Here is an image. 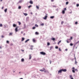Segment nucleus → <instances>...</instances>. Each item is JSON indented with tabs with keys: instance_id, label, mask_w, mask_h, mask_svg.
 <instances>
[{
	"instance_id": "nucleus-1",
	"label": "nucleus",
	"mask_w": 79,
	"mask_h": 79,
	"mask_svg": "<svg viewBox=\"0 0 79 79\" xmlns=\"http://www.w3.org/2000/svg\"><path fill=\"white\" fill-rule=\"evenodd\" d=\"M72 72L73 73H75V71L76 72H78V70L77 69H75V68L74 67H73L72 68Z\"/></svg>"
},
{
	"instance_id": "nucleus-2",
	"label": "nucleus",
	"mask_w": 79,
	"mask_h": 79,
	"mask_svg": "<svg viewBox=\"0 0 79 79\" xmlns=\"http://www.w3.org/2000/svg\"><path fill=\"white\" fill-rule=\"evenodd\" d=\"M66 42H67V43H69V42H71V39H67L66 40Z\"/></svg>"
},
{
	"instance_id": "nucleus-3",
	"label": "nucleus",
	"mask_w": 79,
	"mask_h": 79,
	"mask_svg": "<svg viewBox=\"0 0 79 79\" xmlns=\"http://www.w3.org/2000/svg\"><path fill=\"white\" fill-rule=\"evenodd\" d=\"M40 53L41 54V55H46V53L44 52H40Z\"/></svg>"
},
{
	"instance_id": "nucleus-4",
	"label": "nucleus",
	"mask_w": 79,
	"mask_h": 79,
	"mask_svg": "<svg viewBox=\"0 0 79 79\" xmlns=\"http://www.w3.org/2000/svg\"><path fill=\"white\" fill-rule=\"evenodd\" d=\"M48 15L46 14V15L44 17H43V19H44L46 20L47 19V18H48V16H47Z\"/></svg>"
},
{
	"instance_id": "nucleus-5",
	"label": "nucleus",
	"mask_w": 79,
	"mask_h": 79,
	"mask_svg": "<svg viewBox=\"0 0 79 79\" xmlns=\"http://www.w3.org/2000/svg\"><path fill=\"white\" fill-rule=\"evenodd\" d=\"M18 27H16L15 28V32H18Z\"/></svg>"
},
{
	"instance_id": "nucleus-6",
	"label": "nucleus",
	"mask_w": 79,
	"mask_h": 79,
	"mask_svg": "<svg viewBox=\"0 0 79 79\" xmlns=\"http://www.w3.org/2000/svg\"><path fill=\"white\" fill-rule=\"evenodd\" d=\"M62 73V69L58 71V74H59V73Z\"/></svg>"
},
{
	"instance_id": "nucleus-7",
	"label": "nucleus",
	"mask_w": 79,
	"mask_h": 79,
	"mask_svg": "<svg viewBox=\"0 0 79 79\" xmlns=\"http://www.w3.org/2000/svg\"><path fill=\"white\" fill-rule=\"evenodd\" d=\"M13 27H15L17 26V25L16 24H14L13 25Z\"/></svg>"
},
{
	"instance_id": "nucleus-8",
	"label": "nucleus",
	"mask_w": 79,
	"mask_h": 79,
	"mask_svg": "<svg viewBox=\"0 0 79 79\" xmlns=\"http://www.w3.org/2000/svg\"><path fill=\"white\" fill-rule=\"evenodd\" d=\"M62 71H63V72H66V71L67 70L66 69H62Z\"/></svg>"
},
{
	"instance_id": "nucleus-9",
	"label": "nucleus",
	"mask_w": 79,
	"mask_h": 79,
	"mask_svg": "<svg viewBox=\"0 0 79 79\" xmlns=\"http://www.w3.org/2000/svg\"><path fill=\"white\" fill-rule=\"evenodd\" d=\"M29 60H31V58H32V56H31V55L30 54L29 55Z\"/></svg>"
},
{
	"instance_id": "nucleus-10",
	"label": "nucleus",
	"mask_w": 79,
	"mask_h": 79,
	"mask_svg": "<svg viewBox=\"0 0 79 79\" xmlns=\"http://www.w3.org/2000/svg\"><path fill=\"white\" fill-rule=\"evenodd\" d=\"M43 70H44V73H47V70H45V68H43Z\"/></svg>"
},
{
	"instance_id": "nucleus-11",
	"label": "nucleus",
	"mask_w": 79,
	"mask_h": 79,
	"mask_svg": "<svg viewBox=\"0 0 79 79\" xmlns=\"http://www.w3.org/2000/svg\"><path fill=\"white\" fill-rule=\"evenodd\" d=\"M30 4H33V2H32V1H30Z\"/></svg>"
},
{
	"instance_id": "nucleus-12",
	"label": "nucleus",
	"mask_w": 79,
	"mask_h": 79,
	"mask_svg": "<svg viewBox=\"0 0 79 79\" xmlns=\"http://www.w3.org/2000/svg\"><path fill=\"white\" fill-rule=\"evenodd\" d=\"M23 14L25 16H27V14L26 13H23Z\"/></svg>"
},
{
	"instance_id": "nucleus-13",
	"label": "nucleus",
	"mask_w": 79,
	"mask_h": 79,
	"mask_svg": "<svg viewBox=\"0 0 79 79\" xmlns=\"http://www.w3.org/2000/svg\"><path fill=\"white\" fill-rule=\"evenodd\" d=\"M22 2H23V0H20L19 2V3H22Z\"/></svg>"
},
{
	"instance_id": "nucleus-14",
	"label": "nucleus",
	"mask_w": 79,
	"mask_h": 79,
	"mask_svg": "<svg viewBox=\"0 0 79 79\" xmlns=\"http://www.w3.org/2000/svg\"><path fill=\"white\" fill-rule=\"evenodd\" d=\"M51 40H55V39L54 38H52L51 39Z\"/></svg>"
},
{
	"instance_id": "nucleus-15",
	"label": "nucleus",
	"mask_w": 79,
	"mask_h": 79,
	"mask_svg": "<svg viewBox=\"0 0 79 79\" xmlns=\"http://www.w3.org/2000/svg\"><path fill=\"white\" fill-rule=\"evenodd\" d=\"M33 42L35 43V39H33Z\"/></svg>"
},
{
	"instance_id": "nucleus-16",
	"label": "nucleus",
	"mask_w": 79,
	"mask_h": 79,
	"mask_svg": "<svg viewBox=\"0 0 79 79\" xmlns=\"http://www.w3.org/2000/svg\"><path fill=\"white\" fill-rule=\"evenodd\" d=\"M50 18H51V19H53V18H54V16H52L50 17Z\"/></svg>"
},
{
	"instance_id": "nucleus-17",
	"label": "nucleus",
	"mask_w": 79,
	"mask_h": 79,
	"mask_svg": "<svg viewBox=\"0 0 79 79\" xmlns=\"http://www.w3.org/2000/svg\"><path fill=\"white\" fill-rule=\"evenodd\" d=\"M4 11L5 12V13H6V12L7 11V9L6 8L5 9Z\"/></svg>"
},
{
	"instance_id": "nucleus-18",
	"label": "nucleus",
	"mask_w": 79,
	"mask_h": 79,
	"mask_svg": "<svg viewBox=\"0 0 79 79\" xmlns=\"http://www.w3.org/2000/svg\"><path fill=\"white\" fill-rule=\"evenodd\" d=\"M62 13L63 14H64L65 13V11L64 10H63L62 11Z\"/></svg>"
},
{
	"instance_id": "nucleus-19",
	"label": "nucleus",
	"mask_w": 79,
	"mask_h": 79,
	"mask_svg": "<svg viewBox=\"0 0 79 79\" xmlns=\"http://www.w3.org/2000/svg\"><path fill=\"white\" fill-rule=\"evenodd\" d=\"M29 40H30L29 39H28L27 40H26V41H25V43L27 42V41H29Z\"/></svg>"
},
{
	"instance_id": "nucleus-20",
	"label": "nucleus",
	"mask_w": 79,
	"mask_h": 79,
	"mask_svg": "<svg viewBox=\"0 0 79 79\" xmlns=\"http://www.w3.org/2000/svg\"><path fill=\"white\" fill-rule=\"evenodd\" d=\"M61 40L59 41V42L58 43V45H59V44H60V43H61Z\"/></svg>"
},
{
	"instance_id": "nucleus-21",
	"label": "nucleus",
	"mask_w": 79,
	"mask_h": 79,
	"mask_svg": "<svg viewBox=\"0 0 79 79\" xmlns=\"http://www.w3.org/2000/svg\"><path fill=\"white\" fill-rule=\"evenodd\" d=\"M24 39H25L24 38H22V41H23Z\"/></svg>"
},
{
	"instance_id": "nucleus-22",
	"label": "nucleus",
	"mask_w": 79,
	"mask_h": 79,
	"mask_svg": "<svg viewBox=\"0 0 79 79\" xmlns=\"http://www.w3.org/2000/svg\"><path fill=\"white\" fill-rule=\"evenodd\" d=\"M12 34H13V33H10L9 34L10 35H12Z\"/></svg>"
},
{
	"instance_id": "nucleus-23",
	"label": "nucleus",
	"mask_w": 79,
	"mask_h": 79,
	"mask_svg": "<svg viewBox=\"0 0 79 79\" xmlns=\"http://www.w3.org/2000/svg\"><path fill=\"white\" fill-rule=\"evenodd\" d=\"M69 3V2H66V5H68Z\"/></svg>"
},
{
	"instance_id": "nucleus-24",
	"label": "nucleus",
	"mask_w": 79,
	"mask_h": 79,
	"mask_svg": "<svg viewBox=\"0 0 79 79\" xmlns=\"http://www.w3.org/2000/svg\"><path fill=\"white\" fill-rule=\"evenodd\" d=\"M36 8H37V9H39V7L38 6H36Z\"/></svg>"
},
{
	"instance_id": "nucleus-25",
	"label": "nucleus",
	"mask_w": 79,
	"mask_h": 79,
	"mask_svg": "<svg viewBox=\"0 0 79 79\" xmlns=\"http://www.w3.org/2000/svg\"><path fill=\"white\" fill-rule=\"evenodd\" d=\"M21 6H19L18 7V9H21Z\"/></svg>"
},
{
	"instance_id": "nucleus-26",
	"label": "nucleus",
	"mask_w": 79,
	"mask_h": 79,
	"mask_svg": "<svg viewBox=\"0 0 79 79\" xmlns=\"http://www.w3.org/2000/svg\"><path fill=\"white\" fill-rule=\"evenodd\" d=\"M35 27H38V25H37V24H35Z\"/></svg>"
},
{
	"instance_id": "nucleus-27",
	"label": "nucleus",
	"mask_w": 79,
	"mask_h": 79,
	"mask_svg": "<svg viewBox=\"0 0 79 79\" xmlns=\"http://www.w3.org/2000/svg\"><path fill=\"white\" fill-rule=\"evenodd\" d=\"M70 46H73V44L72 43H70Z\"/></svg>"
},
{
	"instance_id": "nucleus-28",
	"label": "nucleus",
	"mask_w": 79,
	"mask_h": 79,
	"mask_svg": "<svg viewBox=\"0 0 79 79\" xmlns=\"http://www.w3.org/2000/svg\"><path fill=\"white\" fill-rule=\"evenodd\" d=\"M72 77V75H70V77L71 78H73Z\"/></svg>"
},
{
	"instance_id": "nucleus-29",
	"label": "nucleus",
	"mask_w": 79,
	"mask_h": 79,
	"mask_svg": "<svg viewBox=\"0 0 79 79\" xmlns=\"http://www.w3.org/2000/svg\"><path fill=\"white\" fill-rule=\"evenodd\" d=\"M35 34L36 35H38L39 34V33H38L37 32H36L35 33Z\"/></svg>"
},
{
	"instance_id": "nucleus-30",
	"label": "nucleus",
	"mask_w": 79,
	"mask_h": 79,
	"mask_svg": "<svg viewBox=\"0 0 79 79\" xmlns=\"http://www.w3.org/2000/svg\"><path fill=\"white\" fill-rule=\"evenodd\" d=\"M21 61H24V59H21Z\"/></svg>"
},
{
	"instance_id": "nucleus-31",
	"label": "nucleus",
	"mask_w": 79,
	"mask_h": 79,
	"mask_svg": "<svg viewBox=\"0 0 79 79\" xmlns=\"http://www.w3.org/2000/svg\"><path fill=\"white\" fill-rule=\"evenodd\" d=\"M19 25H21V22H18Z\"/></svg>"
},
{
	"instance_id": "nucleus-32",
	"label": "nucleus",
	"mask_w": 79,
	"mask_h": 79,
	"mask_svg": "<svg viewBox=\"0 0 79 79\" xmlns=\"http://www.w3.org/2000/svg\"><path fill=\"white\" fill-rule=\"evenodd\" d=\"M3 26V25L2 24H0V27H2Z\"/></svg>"
},
{
	"instance_id": "nucleus-33",
	"label": "nucleus",
	"mask_w": 79,
	"mask_h": 79,
	"mask_svg": "<svg viewBox=\"0 0 79 79\" xmlns=\"http://www.w3.org/2000/svg\"><path fill=\"white\" fill-rule=\"evenodd\" d=\"M40 71H42V72H43V71H44V70H42V69L40 70Z\"/></svg>"
},
{
	"instance_id": "nucleus-34",
	"label": "nucleus",
	"mask_w": 79,
	"mask_h": 79,
	"mask_svg": "<svg viewBox=\"0 0 79 79\" xmlns=\"http://www.w3.org/2000/svg\"><path fill=\"white\" fill-rule=\"evenodd\" d=\"M70 39L71 41V40H72V39H73V37H70V39Z\"/></svg>"
},
{
	"instance_id": "nucleus-35",
	"label": "nucleus",
	"mask_w": 79,
	"mask_h": 79,
	"mask_svg": "<svg viewBox=\"0 0 79 79\" xmlns=\"http://www.w3.org/2000/svg\"><path fill=\"white\" fill-rule=\"evenodd\" d=\"M75 64H77V61H76V60H75Z\"/></svg>"
},
{
	"instance_id": "nucleus-36",
	"label": "nucleus",
	"mask_w": 79,
	"mask_h": 79,
	"mask_svg": "<svg viewBox=\"0 0 79 79\" xmlns=\"http://www.w3.org/2000/svg\"><path fill=\"white\" fill-rule=\"evenodd\" d=\"M55 48L56 49H58V46H56L55 47Z\"/></svg>"
},
{
	"instance_id": "nucleus-37",
	"label": "nucleus",
	"mask_w": 79,
	"mask_h": 79,
	"mask_svg": "<svg viewBox=\"0 0 79 79\" xmlns=\"http://www.w3.org/2000/svg\"><path fill=\"white\" fill-rule=\"evenodd\" d=\"M79 43V40L75 43V44H78Z\"/></svg>"
},
{
	"instance_id": "nucleus-38",
	"label": "nucleus",
	"mask_w": 79,
	"mask_h": 79,
	"mask_svg": "<svg viewBox=\"0 0 79 79\" xmlns=\"http://www.w3.org/2000/svg\"><path fill=\"white\" fill-rule=\"evenodd\" d=\"M47 45H50V43L48 42Z\"/></svg>"
},
{
	"instance_id": "nucleus-39",
	"label": "nucleus",
	"mask_w": 79,
	"mask_h": 79,
	"mask_svg": "<svg viewBox=\"0 0 79 79\" xmlns=\"http://www.w3.org/2000/svg\"><path fill=\"white\" fill-rule=\"evenodd\" d=\"M44 23H42L41 24V26H44Z\"/></svg>"
},
{
	"instance_id": "nucleus-40",
	"label": "nucleus",
	"mask_w": 79,
	"mask_h": 79,
	"mask_svg": "<svg viewBox=\"0 0 79 79\" xmlns=\"http://www.w3.org/2000/svg\"><path fill=\"white\" fill-rule=\"evenodd\" d=\"M31 7V5L29 6H28V8H30Z\"/></svg>"
},
{
	"instance_id": "nucleus-41",
	"label": "nucleus",
	"mask_w": 79,
	"mask_h": 79,
	"mask_svg": "<svg viewBox=\"0 0 79 79\" xmlns=\"http://www.w3.org/2000/svg\"><path fill=\"white\" fill-rule=\"evenodd\" d=\"M78 24V23H77V22H76L75 23V24Z\"/></svg>"
},
{
	"instance_id": "nucleus-42",
	"label": "nucleus",
	"mask_w": 79,
	"mask_h": 79,
	"mask_svg": "<svg viewBox=\"0 0 79 79\" xmlns=\"http://www.w3.org/2000/svg\"><path fill=\"white\" fill-rule=\"evenodd\" d=\"M9 41H6L7 44H9Z\"/></svg>"
},
{
	"instance_id": "nucleus-43",
	"label": "nucleus",
	"mask_w": 79,
	"mask_h": 79,
	"mask_svg": "<svg viewBox=\"0 0 79 79\" xmlns=\"http://www.w3.org/2000/svg\"><path fill=\"white\" fill-rule=\"evenodd\" d=\"M52 48H53V47L52 46L50 48V50H52Z\"/></svg>"
},
{
	"instance_id": "nucleus-44",
	"label": "nucleus",
	"mask_w": 79,
	"mask_h": 79,
	"mask_svg": "<svg viewBox=\"0 0 79 79\" xmlns=\"http://www.w3.org/2000/svg\"><path fill=\"white\" fill-rule=\"evenodd\" d=\"M63 23H64V22H63V21H62V22H61V24H63Z\"/></svg>"
},
{
	"instance_id": "nucleus-45",
	"label": "nucleus",
	"mask_w": 79,
	"mask_h": 79,
	"mask_svg": "<svg viewBox=\"0 0 79 79\" xmlns=\"http://www.w3.org/2000/svg\"><path fill=\"white\" fill-rule=\"evenodd\" d=\"M74 58H75V61H76V56H75V55H74Z\"/></svg>"
},
{
	"instance_id": "nucleus-46",
	"label": "nucleus",
	"mask_w": 79,
	"mask_h": 79,
	"mask_svg": "<svg viewBox=\"0 0 79 79\" xmlns=\"http://www.w3.org/2000/svg\"><path fill=\"white\" fill-rule=\"evenodd\" d=\"M79 6V4H77V7H78V6Z\"/></svg>"
},
{
	"instance_id": "nucleus-47",
	"label": "nucleus",
	"mask_w": 79,
	"mask_h": 79,
	"mask_svg": "<svg viewBox=\"0 0 79 79\" xmlns=\"http://www.w3.org/2000/svg\"><path fill=\"white\" fill-rule=\"evenodd\" d=\"M33 29H35V27H33L32 28Z\"/></svg>"
},
{
	"instance_id": "nucleus-48",
	"label": "nucleus",
	"mask_w": 79,
	"mask_h": 79,
	"mask_svg": "<svg viewBox=\"0 0 79 79\" xmlns=\"http://www.w3.org/2000/svg\"><path fill=\"white\" fill-rule=\"evenodd\" d=\"M64 10H66V8H65L64 9Z\"/></svg>"
},
{
	"instance_id": "nucleus-49",
	"label": "nucleus",
	"mask_w": 79,
	"mask_h": 79,
	"mask_svg": "<svg viewBox=\"0 0 79 79\" xmlns=\"http://www.w3.org/2000/svg\"><path fill=\"white\" fill-rule=\"evenodd\" d=\"M51 1L52 2H54V0H51Z\"/></svg>"
},
{
	"instance_id": "nucleus-50",
	"label": "nucleus",
	"mask_w": 79,
	"mask_h": 79,
	"mask_svg": "<svg viewBox=\"0 0 79 79\" xmlns=\"http://www.w3.org/2000/svg\"><path fill=\"white\" fill-rule=\"evenodd\" d=\"M59 51H61V49L60 48H59Z\"/></svg>"
},
{
	"instance_id": "nucleus-51",
	"label": "nucleus",
	"mask_w": 79,
	"mask_h": 79,
	"mask_svg": "<svg viewBox=\"0 0 79 79\" xmlns=\"http://www.w3.org/2000/svg\"><path fill=\"white\" fill-rule=\"evenodd\" d=\"M53 6V7H56V6Z\"/></svg>"
},
{
	"instance_id": "nucleus-52",
	"label": "nucleus",
	"mask_w": 79,
	"mask_h": 79,
	"mask_svg": "<svg viewBox=\"0 0 79 79\" xmlns=\"http://www.w3.org/2000/svg\"><path fill=\"white\" fill-rule=\"evenodd\" d=\"M2 38H3V37H4V36L3 35H2Z\"/></svg>"
},
{
	"instance_id": "nucleus-53",
	"label": "nucleus",
	"mask_w": 79,
	"mask_h": 79,
	"mask_svg": "<svg viewBox=\"0 0 79 79\" xmlns=\"http://www.w3.org/2000/svg\"><path fill=\"white\" fill-rule=\"evenodd\" d=\"M65 50V51H68V49H66Z\"/></svg>"
},
{
	"instance_id": "nucleus-54",
	"label": "nucleus",
	"mask_w": 79,
	"mask_h": 79,
	"mask_svg": "<svg viewBox=\"0 0 79 79\" xmlns=\"http://www.w3.org/2000/svg\"><path fill=\"white\" fill-rule=\"evenodd\" d=\"M4 8V7L2 6V9H3Z\"/></svg>"
},
{
	"instance_id": "nucleus-55",
	"label": "nucleus",
	"mask_w": 79,
	"mask_h": 79,
	"mask_svg": "<svg viewBox=\"0 0 79 79\" xmlns=\"http://www.w3.org/2000/svg\"><path fill=\"white\" fill-rule=\"evenodd\" d=\"M21 51H22V52H24V50H21Z\"/></svg>"
},
{
	"instance_id": "nucleus-56",
	"label": "nucleus",
	"mask_w": 79,
	"mask_h": 79,
	"mask_svg": "<svg viewBox=\"0 0 79 79\" xmlns=\"http://www.w3.org/2000/svg\"><path fill=\"white\" fill-rule=\"evenodd\" d=\"M0 1H1V2H2L3 1V0H0Z\"/></svg>"
},
{
	"instance_id": "nucleus-57",
	"label": "nucleus",
	"mask_w": 79,
	"mask_h": 79,
	"mask_svg": "<svg viewBox=\"0 0 79 79\" xmlns=\"http://www.w3.org/2000/svg\"><path fill=\"white\" fill-rule=\"evenodd\" d=\"M71 79H74V78H73H73H71Z\"/></svg>"
},
{
	"instance_id": "nucleus-58",
	"label": "nucleus",
	"mask_w": 79,
	"mask_h": 79,
	"mask_svg": "<svg viewBox=\"0 0 79 79\" xmlns=\"http://www.w3.org/2000/svg\"><path fill=\"white\" fill-rule=\"evenodd\" d=\"M0 48H1V49L2 48V47H1V46L0 47Z\"/></svg>"
},
{
	"instance_id": "nucleus-59",
	"label": "nucleus",
	"mask_w": 79,
	"mask_h": 79,
	"mask_svg": "<svg viewBox=\"0 0 79 79\" xmlns=\"http://www.w3.org/2000/svg\"><path fill=\"white\" fill-rule=\"evenodd\" d=\"M20 79H23V78H20Z\"/></svg>"
},
{
	"instance_id": "nucleus-60",
	"label": "nucleus",
	"mask_w": 79,
	"mask_h": 79,
	"mask_svg": "<svg viewBox=\"0 0 79 79\" xmlns=\"http://www.w3.org/2000/svg\"><path fill=\"white\" fill-rule=\"evenodd\" d=\"M75 45L73 47H75Z\"/></svg>"
},
{
	"instance_id": "nucleus-61",
	"label": "nucleus",
	"mask_w": 79,
	"mask_h": 79,
	"mask_svg": "<svg viewBox=\"0 0 79 79\" xmlns=\"http://www.w3.org/2000/svg\"><path fill=\"white\" fill-rule=\"evenodd\" d=\"M21 72H19V73H20Z\"/></svg>"
},
{
	"instance_id": "nucleus-62",
	"label": "nucleus",
	"mask_w": 79,
	"mask_h": 79,
	"mask_svg": "<svg viewBox=\"0 0 79 79\" xmlns=\"http://www.w3.org/2000/svg\"><path fill=\"white\" fill-rule=\"evenodd\" d=\"M76 48H77V47Z\"/></svg>"
},
{
	"instance_id": "nucleus-63",
	"label": "nucleus",
	"mask_w": 79,
	"mask_h": 79,
	"mask_svg": "<svg viewBox=\"0 0 79 79\" xmlns=\"http://www.w3.org/2000/svg\"><path fill=\"white\" fill-rule=\"evenodd\" d=\"M61 18H62V17H61Z\"/></svg>"
},
{
	"instance_id": "nucleus-64",
	"label": "nucleus",
	"mask_w": 79,
	"mask_h": 79,
	"mask_svg": "<svg viewBox=\"0 0 79 79\" xmlns=\"http://www.w3.org/2000/svg\"><path fill=\"white\" fill-rule=\"evenodd\" d=\"M50 64H51V62H50Z\"/></svg>"
}]
</instances>
